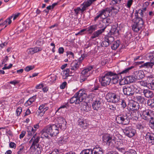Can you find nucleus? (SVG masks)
Returning <instances> with one entry per match:
<instances>
[{
  "label": "nucleus",
  "instance_id": "c85d7f7f",
  "mask_svg": "<svg viewBox=\"0 0 154 154\" xmlns=\"http://www.w3.org/2000/svg\"><path fill=\"white\" fill-rule=\"evenodd\" d=\"M131 116L134 119L137 120L141 116V114L140 112L136 110L133 111L131 112Z\"/></svg>",
  "mask_w": 154,
  "mask_h": 154
},
{
  "label": "nucleus",
  "instance_id": "5701e85b",
  "mask_svg": "<svg viewBox=\"0 0 154 154\" xmlns=\"http://www.w3.org/2000/svg\"><path fill=\"white\" fill-rule=\"evenodd\" d=\"M134 16L135 17L133 20H139V19H140L141 20H143L142 18L143 17L144 14L141 9H139L138 10H136Z\"/></svg>",
  "mask_w": 154,
  "mask_h": 154
},
{
  "label": "nucleus",
  "instance_id": "e2e57ef3",
  "mask_svg": "<svg viewBox=\"0 0 154 154\" xmlns=\"http://www.w3.org/2000/svg\"><path fill=\"white\" fill-rule=\"evenodd\" d=\"M74 11L76 15H78L79 14V12L80 11H81V8L80 7H78L77 8L74 9Z\"/></svg>",
  "mask_w": 154,
  "mask_h": 154
},
{
  "label": "nucleus",
  "instance_id": "09e8293b",
  "mask_svg": "<svg viewBox=\"0 0 154 154\" xmlns=\"http://www.w3.org/2000/svg\"><path fill=\"white\" fill-rule=\"evenodd\" d=\"M121 1L122 0H112L110 5H114L116 4H119L121 3Z\"/></svg>",
  "mask_w": 154,
  "mask_h": 154
},
{
  "label": "nucleus",
  "instance_id": "f8f14e48",
  "mask_svg": "<svg viewBox=\"0 0 154 154\" xmlns=\"http://www.w3.org/2000/svg\"><path fill=\"white\" fill-rule=\"evenodd\" d=\"M115 39L114 37L110 35V34H107L105 36L104 39L101 43V45L103 47H107Z\"/></svg>",
  "mask_w": 154,
  "mask_h": 154
},
{
  "label": "nucleus",
  "instance_id": "a878e982",
  "mask_svg": "<svg viewBox=\"0 0 154 154\" xmlns=\"http://www.w3.org/2000/svg\"><path fill=\"white\" fill-rule=\"evenodd\" d=\"M26 131L27 133V136L29 138H30L36 133L35 130H34L33 127L30 126H27Z\"/></svg>",
  "mask_w": 154,
  "mask_h": 154
},
{
  "label": "nucleus",
  "instance_id": "20e7f679",
  "mask_svg": "<svg viewBox=\"0 0 154 154\" xmlns=\"http://www.w3.org/2000/svg\"><path fill=\"white\" fill-rule=\"evenodd\" d=\"M87 97V95L85 93V91L81 89L72 97L69 100V103L71 104L74 103L75 104H79Z\"/></svg>",
  "mask_w": 154,
  "mask_h": 154
},
{
  "label": "nucleus",
  "instance_id": "cd10ccee",
  "mask_svg": "<svg viewBox=\"0 0 154 154\" xmlns=\"http://www.w3.org/2000/svg\"><path fill=\"white\" fill-rule=\"evenodd\" d=\"M92 106L93 109L97 111L100 108L101 102L100 101L98 100H95L93 103Z\"/></svg>",
  "mask_w": 154,
  "mask_h": 154
},
{
  "label": "nucleus",
  "instance_id": "58836bf2",
  "mask_svg": "<svg viewBox=\"0 0 154 154\" xmlns=\"http://www.w3.org/2000/svg\"><path fill=\"white\" fill-rule=\"evenodd\" d=\"M56 76L53 75H51L48 77V82L50 83H52L56 80Z\"/></svg>",
  "mask_w": 154,
  "mask_h": 154
},
{
  "label": "nucleus",
  "instance_id": "4be33fe9",
  "mask_svg": "<svg viewBox=\"0 0 154 154\" xmlns=\"http://www.w3.org/2000/svg\"><path fill=\"white\" fill-rule=\"evenodd\" d=\"M136 80L135 79L134 77V76H133V75H130L126 77V78H125L124 81H126V82H125L124 83H122V81H123L124 79H123L122 80V81H120L119 82V84L120 85H124L125 84H128L129 83L133 82L135 80Z\"/></svg>",
  "mask_w": 154,
  "mask_h": 154
},
{
  "label": "nucleus",
  "instance_id": "4d7b16f0",
  "mask_svg": "<svg viewBox=\"0 0 154 154\" xmlns=\"http://www.w3.org/2000/svg\"><path fill=\"white\" fill-rule=\"evenodd\" d=\"M149 125L152 128L154 129V117L152 119L149 120Z\"/></svg>",
  "mask_w": 154,
  "mask_h": 154
},
{
  "label": "nucleus",
  "instance_id": "79ce46f5",
  "mask_svg": "<svg viewBox=\"0 0 154 154\" xmlns=\"http://www.w3.org/2000/svg\"><path fill=\"white\" fill-rule=\"evenodd\" d=\"M114 95L113 93H108L106 96V98L108 102H111L112 99Z\"/></svg>",
  "mask_w": 154,
  "mask_h": 154
},
{
  "label": "nucleus",
  "instance_id": "9d476101",
  "mask_svg": "<svg viewBox=\"0 0 154 154\" xmlns=\"http://www.w3.org/2000/svg\"><path fill=\"white\" fill-rule=\"evenodd\" d=\"M141 117L146 120H151L154 117L153 111L149 109L143 110L141 112Z\"/></svg>",
  "mask_w": 154,
  "mask_h": 154
},
{
  "label": "nucleus",
  "instance_id": "f257e3e1",
  "mask_svg": "<svg viewBox=\"0 0 154 154\" xmlns=\"http://www.w3.org/2000/svg\"><path fill=\"white\" fill-rule=\"evenodd\" d=\"M134 68V66H131L126 68L122 71H118L117 72L110 71L105 72L103 75L99 76V82L103 86L109 85L110 83L116 84L122 79L123 76H124L123 78H124V76Z\"/></svg>",
  "mask_w": 154,
  "mask_h": 154
},
{
  "label": "nucleus",
  "instance_id": "aec40b11",
  "mask_svg": "<svg viewBox=\"0 0 154 154\" xmlns=\"http://www.w3.org/2000/svg\"><path fill=\"white\" fill-rule=\"evenodd\" d=\"M90 149L91 154H103V150L98 146H96L93 149Z\"/></svg>",
  "mask_w": 154,
  "mask_h": 154
},
{
  "label": "nucleus",
  "instance_id": "2f4dec72",
  "mask_svg": "<svg viewBox=\"0 0 154 154\" xmlns=\"http://www.w3.org/2000/svg\"><path fill=\"white\" fill-rule=\"evenodd\" d=\"M98 28L97 24H94L88 26L87 28V30L89 33H92L94 31Z\"/></svg>",
  "mask_w": 154,
  "mask_h": 154
},
{
  "label": "nucleus",
  "instance_id": "c756f323",
  "mask_svg": "<svg viewBox=\"0 0 154 154\" xmlns=\"http://www.w3.org/2000/svg\"><path fill=\"white\" fill-rule=\"evenodd\" d=\"M102 15H103L105 17H107L109 16V14L111 12V10L109 8H106L100 11Z\"/></svg>",
  "mask_w": 154,
  "mask_h": 154
},
{
  "label": "nucleus",
  "instance_id": "8fccbe9b",
  "mask_svg": "<svg viewBox=\"0 0 154 154\" xmlns=\"http://www.w3.org/2000/svg\"><path fill=\"white\" fill-rule=\"evenodd\" d=\"M22 111V109L21 107H19L16 109V114L17 116H19Z\"/></svg>",
  "mask_w": 154,
  "mask_h": 154
},
{
  "label": "nucleus",
  "instance_id": "c9c22d12",
  "mask_svg": "<svg viewBox=\"0 0 154 154\" xmlns=\"http://www.w3.org/2000/svg\"><path fill=\"white\" fill-rule=\"evenodd\" d=\"M120 44V41L117 40L114 42V43L111 46V48L112 50H116L119 46Z\"/></svg>",
  "mask_w": 154,
  "mask_h": 154
},
{
  "label": "nucleus",
  "instance_id": "37998d69",
  "mask_svg": "<svg viewBox=\"0 0 154 154\" xmlns=\"http://www.w3.org/2000/svg\"><path fill=\"white\" fill-rule=\"evenodd\" d=\"M148 105L151 107H154V99H151L147 100Z\"/></svg>",
  "mask_w": 154,
  "mask_h": 154
},
{
  "label": "nucleus",
  "instance_id": "412c9836",
  "mask_svg": "<svg viewBox=\"0 0 154 154\" xmlns=\"http://www.w3.org/2000/svg\"><path fill=\"white\" fill-rule=\"evenodd\" d=\"M128 106L129 107L130 109L133 111L136 110L139 108L138 103L134 101V100H131L129 102Z\"/></svg>",
  "mask_w": 154,
  "mask_h": 154
},
{
  "label": "nucleus",
  "instance_id": "49530a36",
  "mask_svg": "<svg viewBox=\"0 0 154 154\" xmlns=\"http://www.w3.org/2000/svg\"><path fill=\"white\" fill-rule=\"evenodd\" d=\"M133 2V0H128L125 6L127 8L130 9Z\"/></svg>",
  "mask_w": 154,
  "mask_h": 154
},
{
  "label": "nucleus",
  "instance_id": "72a5a7b5",
  "mask_svg": "<svg viewBox=\"0 0 154 154\" xmlns=\"http://www.w3.org/2000/svg\"><path fill=\"white\" fill-rule=\"evenodd\" d=\"M49 133L46 127H45L42 130V136L43 137H45L49 139L50 137L49 136Z\"/></svg>",
  "mask_w": 154,
  "mask_h": 154
},
{
  "label": "nucleus",
  "instance_id": "774afa93",
  "mask_svg": "<svg viewBox=\"0 0 154 154\" xmlns=\"http://www.w3.org/2000/svg\"><path fill=\"white\" fill-rule=\"evenodd\" d=\"M24 147L22 145H21L19 146V150L17 152V154H21L22 153V150L23 149Z\"/></svg>",
  "mask_w": 154,
  "mask_h": 154
},
{
  "label": "nucleus",
  "instance_id": "0e129e2a",
  "mask_svg": "<svg viewBox=\"0 0 154 154\" xmlns=\"http://www.w3.org/2000/svg\"><path fill=\"white\" fill-rule=\"evenodd\" d=\"M87 54H84L81 55V57L79 58V60L82 62V60L84 59V58L88 56Z\"/></svg>",
  "mask_w": 154,
  "mask_h": 154
},
{
  "label": "nucleus",
  "instance_id": "603ef678",
  "mask_svg": "<svg viewBox=\"0 0 154 154\" xmlns=\"http://www.w3.org/2000/svg\"><path fill=\"white\" fill-rule=\"evenodd\" d=\"M124 154H137V153L134 150L130 149L127 151H126Z\"/></svg>",
  "mask_w": 154,
  "mask_h": 154
},
{
  "label": "nucleus",
  "instance_id": "a18cd8bd",
  "mask_svg": "<svg viewBox=\"0 0 154 154\" xmlns=\"http://www.w3.org/2000/svg\"><path fill=\"white\" fill-rule=\"evenodd\" d=\"M66 141L63 137H60L58 139V143L59 144H63L66 143Z\"/></svg>",
  "mask_w": 154,
  "mask_h": 154
},
{
  "label": "nucleus",
  "instance_id": "6ab92c4d",
  "mask_svg": "<svg viewBox=\"0 0 154 154\" xmlns=\"http://www.w3.org/2000/svg\"><path fill=\"white\" fill-rule=\"evenodd\" d=\"M133 76L136 80H140L143 78L144 77L143 72L142 70L136 71L134 72Z\"/></svg>",
  "mask_w": 154,
  "mask_h": 154
},
{
  "label": "nucleus",
  "instance_id": "6e6d98bb",
  "mask_svg": "<svg viewBox=\"0 0 154 154\" xmlns=\"http://www.w3.org/2000/svg\"><path fill=\"white\" fill-rule=\"evenodd\" d=\"M120 102L121 103L120 104L122 108H124L126 107L127 104L125 100H122L121 101H120Z\"/></svg>",
  "mask_w": 154,
  "mask_h": 154
},
{
  "label": "nucleus",
  "instance_id": "864d4df0",
  "mask_svg": "<svg viewBox=\"0 0 154 154\" xmlns=\"http://www.w3.org/2000/svg\"><path fill=\"white\" fill-rule=\"evenodd\" d=\"M116 149L119 152H121L124 153V154L126 151H125V148L124 147H121L120 146H119L116 147Z\"/></svg>",
  "mask_w": 154,
  "mask_h": 154
},
{
  "label": "nucleus",
  "instance_id": "13d9d810",
  "mask_svg": "<svg viewBox=\"0 0 154 154\" xmlns=\"http://www.w3.org/2000/svg\"><path fill=\"white\" fill-rule=\"evenodd\" d=\"M34 68V66H27L24 69L25 70L26 72H29V71L33 69Z\"/></svg>",
  "mask_w": 154,
  "mask_h": 154
},
{
  "label": "nucleus",
  "instance_id": "e433bc0d",
  "mask_svg": "<svg viewBox=\"0 0 154 154\" xmlns=\"http://www.w3.org/2000/svg\"><path fill=\"white\" fill-rule=\"evenodd\" d=\"M154 65L153 62H148L143 63L141 66V67H146L147 68L150 67L152 68V66Z\"/></svg>",
  "mask_w": 154,
  "mask_h": 154
},
{
  "label": "nucleus",
  "instance_id": "39448f33",
  "mask_svg": "<svg viewBox=\"0 0 154 154\" xmlns=\"http://www.w3.org/2000/svg\"><path fill=\"white\" fill-rule=\"evenodd\" d=\"M141 89L137 85L136 83H133L129 86L123 88V92L124 94L128 96H132L134 92L140 93Z\"/></svg>",
  "mask_w": 154,
  "mask_h": 154
},
{
  "label": "nucleus",
  "instance_id": "393cba45",
  "mask_svg": "<svg viewBox=\"0 0 154 154\" xmlns=\"http://www.w3.org/2000/svg\"><path fill=\"white\" fill-rule=\"evenodd\" d=\"M41 50L42 49L38 47H35L28 48L26 51V52L28 54H33Z\"/></svg>",
  "mask_w": 154,
  "mask_h": 154
},
{
  "label": "nucleus",
  "instance_id": "ddd939ff",
  "mask_svg": "<svg viewBox=\"0 0 154 154\" xmlns=\"http://www.w3.org/2000/svg\"><path fill=\"white\" fill-rule=\"evenodd\" d=\"M81 61L79 60H74L71 63L70 69L73 72L74 74L77 70H79L81 66Z\"/></svg>",
  "mask_w": 154,
  "mask_h": 154
},
{
  "label": "nucleus",
  "instance_id": "7ed1b4c3",
  "mask_svg": "<svg viewBox=\"0 0 154 154\" xmlns=\"http://www.w3.org/2000/svg\"><path fill=\"white\" fill-rule=\"evenodd\" d=\"M102 22L105 24V26L103 27V26L100 25L101 23H100V26H99V28H101L103 27V28L94 32L91 37V39H92L96 38L98 37L99 35L104 32L106 27L112 22V20L110 18L106 17V18L105 17L103 18Z\"/></svg>",
  "mask_w": 154,
  "mask_h": 154
},
{
  "label": "nucleus",
  "instance_id": "7c9ffc66",
  "mask_svg": "<svg viewBox=\"0 0 154 154\" xmlns=\"http://www.w3.org/2000/svg\"><path fill=\"white\" fill-rule=\"evenodd\" d=\"M143 93L145 96L147 98H152L153 96V92L149 90H144L143 91Z\"/></svg>",
  "mask_w": 154,
  "mask_h": 154
},
{
  "label": "nucleus",
  "instance_id": "1a4fd4ad",
  "mask_svg": "<svg viewBox=\"0 0 154 154\" xmlns=\"http://www.w3.org/2000/svg\"><path fill=\"white\" fill-rule=\"evenodd\" d=\"M125 135L129 138L135 136L136 134V130L131 126H127L122 129Z\"/></svg>",
  "mask_w": 154,
  "mask_h": 154
},
{
  "label": "nucleus",
  "instance_id": "bf43d9fd",
  "mask_svg": "<svg viewBox=\"0 0 154 154\" xmlns=\"http://www.w3.org/2000/svg\"><path fill=\"white\" fill-rule=\"evenodd\" d=\"M95 92H92V93H90L88 95V97L89 98H91L92 99L97 95V94H95Z\"/></svg>",
  "mask_w": 154,
  "mask_h": 154
},
{
  "label": "nucleus",
  "instance_id": "0eeeda50",
  "mask_svg": "<svg viewBox=\"0 0 154 154\" xmlns=\"http://www.w3.org/2000/svg\"><path fill=\"white\" fill-rule=\"evenodd\" d=\"M139 20H133V24L131 26L132 30L135 32H138L143 27L144 22L143 20L139 19Z\"/></svg>",
  "mask_w": 154,
  "mask_h": 154
},
{
  "label": "nucleus",
  "instance_id": "680f3d73",
  "mask_svg": "<svg viewBox=\"0 0 154 154\" xmlns=\"http://www.w3.org/2000/svg\"><path fill=\"white\" fill-rule=\"evenodd\" d=\"M44 86V85L43 83L37 85L35 87V88L37 89H41L42 88H43Z\"/></svg>",
  "mask_w": 154,
  "mask_h": 154
},
{
  "label": "nucleus",
  "instance_id": "9b49d317",
  "mask_svg": "<svg viewBox=\"0 0 154 154\" xmlns=\"http://www.w3.org/2000/svg\"><path fill=\"white\" fill-rule=\"evenodd\" d=\"M116 120L118 123L124 125H128L129 122L128 116L126 114L118 115L116 118Z\"/></svg>",
  "mask_w": 154,
  "mask_h": 154
},
{
  "label": "nucleus",
  "instance_id": "4c0bfd02",
  "mask_svg": "<svg viewBox=\"0 0 154 154\" xmlns=\"http://www.w3.org/2000/svg\"><path fill=\"white\" fill-rule=\"evenodd\" d=\"M119 99L120 97L118 95H116L114 93L111 102L112 103H116L119 101Z\"/></svg>",
  "mask_w": 154,
  "mask_h": 154
},
{
  "label": "nucleus",
  "instance_id": "5fc2aeb1",
  "mask_svg": "<svg viewBox=\"0 0 154 154\" xmlns=\"http://www.w3.org/2000/svg\"><path fill=\"white\" fill-rule=\"evenodd\" d=\"M102 15L100 13V12L99 11L97 14V15L94 17V21H96L99 18H101Z\"/></svg>",
  "mask_w": 154,
  "mask_h": 154
},
{
  "label": "nucleus",
  "instance_id": "473e14b6",
  "mask_svg": "<svg viewBox=\"0 0 154 154\" xmlns=\"http://www.w3.org/2000/svg\"><path fill=\"white\" fill-rule=\"evenodd\" d=\"M119 31L117 29L116 26H113L111 28V30L108 34H110V35L114 37V35L116 34H118Z\"/></svg>",
  "mask_w": 154,
  "mask_h": 154
},
{
  "label": "nucleus",
  "instance_id": "4468645a",
  "mask_svg": "<svg viewBox=\"0 0 154 154\" xmlns=\"http://www.w3.org/2000/svg\"><path fill=\"white\" fill-rule=\"evenodd\" d=\"M94 69V67L93 66L86 67L82 70V74L85 76L88 77L92 74Z\"/></svg>",
  "mask_w": 154,
  "mask_h": 154
},
{
  "label": "nucleus",
  "instance_id": "c03bdc74",
  "mask_svg": "<svg viewBox=\"0 0 154 154\" xmlns=\"http://www.w3.org/2000/svg\"><path fill=\"white\" fill-rule=\"evenodd\" d=\"M147 87L149 89L154 90V80H152L151 82L148 83Z\"/></svg>",
  "mask_w": 154,
  "mask_h": 154
},
{
  "label": "nucleus",
  "instance_id": "338daca9",
  "mask_svg": "<svg viewBox=\"0 0 154 154\" xmlns=\"http://www.w3.org/2000/svg\"><path fill=\"white\" fill-rule=\"evenodd\" d=\"M13 17L12 16H11L5 20L6 22H7L8 24H10L11 23V19Z\"/></svg>",
  "mask_w": 154,
  "mask_h": 154
},
{
  "label": "nucleus",
  "instance_id": "423d86ee",
  "mask_svg": "<svg viewBox=\"0 0 154 154\" xmlns=\"http://www.w3.org/2000/svg\"><path fill=\"white\" fill-rule=\"evenodd\" d=\"M102 140L103 142L108 145L111 148L114 146L115 143V137L109 134H105L102 137Z\"/></svg>",
  "mask_w": 154,
  "mask_h": 154
},
{
  "label": "nucleus",
  "instance_id": "de8ad7c7",
  "mask_svg": "<svg viewBox=\"0 0 154 154\" xmlns=\"http://www.w3.org/2000/svg\"><path fill=\"white\" fill-rule=\"evenodd\" d=\"M107 108L112 111H114L116 109V107L111 103L108 104Z\"/></svg>",
  "mask_w": 154,
  "mask_h": 154
},
{
  "label": "nucleus",
  "instance_id": "3c124183",
  "mask_svg": "<svg viewBox=\"0 0 154 154\" xmlns=\"http://www.w3.org/2000/svg\"><path fill=\"white\" fill-rule=\"evenodd\" d=\"M90 152H91L90 149H86L82 151L80 154H90Z\"/></svg>",
  "mask_w": 154,
  "mask_h": 154
},
{
  "label": "nucleus",
  "instance_id": "f03ea898",
  "mask_svg": "<svg viewBox=\"0 0 154 154\" xmlns=\"http://www.w3.org/2000/svg\"><path fill=\"white\" fill-rule=\"evenodd\" d=\"M59 120L60 121L58 122V124H50L46 126L51 137L57 136L59 133L60 129L64 130L66 128V122L65 119L60 118Z\"/></svg>",
  "mask_w": 154,
  "mask_h": 154
},
{
  "label": "nucleus",
  "instance_id": "dca6fc26",
  "mask_svg": "<svg viewBox=\"0 0 154 154\" xmlns=\"http://www.w3.org/2000/svg\"><path fill=\"white\" fill-rule=\"evenodd\" d=\"M63 79H67L69 76L73 75L74 74L73 72L71 71L69 68L66 69L63 71L61 72Z\"/></svg>",
  "mask_w": 154,
  "mask_h": 154
},
{
  "label": "nucleus",
  "instance_id": "bb28decb",
  "mask_svg": "<svg viewBox=\"0 0 154 154\" xmlns=\"http://www.w3.org/2000/svg\"><path fill=\"white\" fill-rule=\"evenodd\" d=\"M100 88V84L99 83L95 82L94 85L90 86V89L91 91L93 92H96V91L99 90V89Z\"/></svg>",
  "mask_w": 154,
  "mask_h": 154
},
{
  "label": "nucleus",
  "instance_id": "69168bd1",
  "mask_svg": "<svg viewBox=\"0 0 154 154\" xmlns=\"http://www.w3.org/2000/svg\"><path fill=\"white\" fill-rule=\"evenodd\" d=\"M26 131H22L21 134L20 135L19 137L21 139L23 138L25 136L26 134Z\"/></svg>",
  "mask_w": 154,
  "mask_h": 154
},
{
  "label": "nucleus",
  "instance_id": "052dcab7",
  "mask_svg": "<svg viewBox=\"0 0 154 154\" xmlns=\"http://www.w3.org/2000/svg\"><path fill=\"white\" fill-rule=\"evenodd\" d=\"M59 150L56 149H54L49 154H59Z\"/></svg>",
  "mask_w": 154,
  "mask_h": 154
},
{
  "label": "nucleus",
  "instance_id": "f3484780",
  "mask_svg": "<svg viewBox=\"0 0 154 154\" xmlns=\"http://www.w3.org/2000/svg\"><path fill=\"white\" fill-rule=\"evenodd\" d=\"M97 0H88L86 2H84L81 5V6H82L81 8V12L83 13L84 11L86 10V8L90 6L93 2Z\"/></svg>",
  "mask_w": 154,
  "mask_h": 154
},
{
  "label": "nucleus",
  "instance_id": "b1692460",
  "mask_svg": "<svg viewBox=\"0 0 154 154\" xmlns=\"http://www.w3.org/2000/svg\"><path fill=\"white\" fill-rule=\"evenodd\" d=\"M145 138L148 141L149 143H151L152 144H154V134L152 133H147Z\"/></svg>",
  "mask_w": 154,
  "mask_h": 154
},
{
  "label": "nucleus",
  "instance_id": "ea45409f",
  "mask_svg": "<svg viewBox=\"0 0 154 154\" xmlns=\"http://www.w3.org/2000/svg\"><path fill=\"white\" fill-rule=\"evenodd\" d=\"M145 77L146 78V82L148 83L149 82H151L153 80L154 77L152 74H149L148 75H146Z\"/></svg>",
  "mask_w": 154,
  "mask_h": 154
},
{
  "label": "nucleus",
  "instance_id": "6e6552de",
  "mask_svg": "<svg viewBox=\"0 0 154 154\" xmlns=\"http://www.w3.org/2000/svg\"><path fill=\"white\" fill-rule=\"evenodd\" d=\"M36 134L37 133H36L33 135L32 137L29 141V143L32 142L30 148L31 152H33L35 150V146H36L37 148H39L40 149V145L38 144L40 138L39 136H37Z\"/></svg>",
  "mask_w": 154,
  "mask_h": 154
},
{
  "label": "nucleus",
  "instance_id": "f704fd0d",
  "mask_svg": "<svg viewBox=\"0 0 154 154\" xmlns=\"http://www.w3.org/2000/svg\"><path fill=\"white\" fill-rule=\"evenodd\" d=\"M134 100L138 102V103L143 104L145 103V99L143 97L140 96H136L134 97Z\"/></svg>",
  "mask_w": 154,
  "mask_h": 154
},
{
  "label": "nucleus",
  "instance_id": "a211bd4d",
  "mask_svg": "<svg viewBox=\"0 0 154 154\" xmlns=\"http://www.w3.org/2000/svg\"><path fill=\"white\" fill-rule=\"evenodd\" d=\"M48 105V103H45L41 104L37 111L38 113L39 114L41 113L44 114L45 112L48 110L49 109L48 107L47 106Z\"/></svg>",
  "mask_w": 154,
  "mask_h": 154
},
{
  "label": "nucleus",
  "instance_id": "a19ab883",
  "mask_svg": "<svg viewBox=\"0 0 154 154\" xmlns=\"http://www.w3.org/2000/svg\"><path fill=\"white\" fill-rule=\"evenodd\" d=\"M145 125L142 123H139L136 125L135 127L137 129L140 130H142L145 127Z\"/></svg>",
  "mask_w": 154,
  "mask_h": 154
},
{
  "label": "nucleus",
  "instance_id": "2eb2a0df",
  "mask_svg": "<svg viewBox=\"0 0 154 154\" xmlns=\"http://www.w3.org/2000/svg\"><path fill=\"white\" fill-rule=\"evenodd\" d=\"M78 125L81 128L85 129L89 126L88 121L86 119H79L77 121Z\"/></svg>",
  "mask_w": 154,
  "mask_h": 154
}]
</instances>
